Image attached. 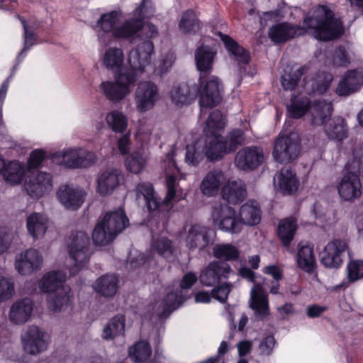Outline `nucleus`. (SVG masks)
<instances>
[{
	"instance_id": "f257e3e1",
	"label": "nucleus",
	"mask_w": 363,
	"mask_h": 363,
	"mask_svg": "<svg viewBox=\"0 0 363 363\" xmlns=\"http://www.w3.org/2000/svg\"><path fill=\"white\" fill-rule=\"evenodd\" d=\"M239 216L240 218L237 217L233 208L226 204L216 203L212 206L213 225L219 230L231 234L240 233L243 225L258 224L261 220L260 209L255 201H250L240 207Z\"/></svg>"
},
{
	"instance_id": "f03ea898",
	"label": "nucleus",
	"mask_w": 363,
	"mask_h": 363,
	"mask_svg": "<svg viewBox=\"0 0 363 363\" xmlns=\"http://www.w3.org/2000/svg\"><path fill=\"white\" fill-rule=\"evenodd\" d=\"M215 55L216 53L208 46L203 45L199 47L195 52L196 65L200 72L199 104L201 108H213L222 99L223 88L218 78L211 76L204 82V79L212 70Z\"/></svg>"
},
{
	"instance_id": "7ed1b4c3",
	"label": "nucleus",
	"mask_w": 363,
	"mask_h": 363,
	"mask_svg": "<svg viewBox=\"0 0 363 363\" xmlns=\"http://www.w3.org/2000/svg\"><path fill=\"white\" fill-rule=\"evenodd\" d=\"M174 169L172 173L167 170L166 186L167 195L163 201L155 195L153 186L150 183H140L136 186V196L144 198L147 208L150 211L168 213L173 207L174 203L184 199L182 191L177 185V174L180 170L173 159L171 161Z\"/></svg>"
},
{
	"instance_id": "20e7f679",
	"label": "nucleus",
	"mask_w": 363,
	"mask_h": 363,
	"mask_svg": "<svg viewBox=\"0 0 363 363\" xmlns=\"http://www.w3.org/2000/svg\"><path fill=\"white\" fill-rule=\"evenodd\" d=\"M361 175H363V143L354 148L352 158L346 164L345 172L337 184L341 200L352 202L361 196Z\"/></svg>"
},
{
	"instance_id": "39448f33",
	"label": "nucleus",
	"mask_w": 363,
	"mask_h": 363,
	"mask_svg": "<svg viewBox=\"0 0 363 363\" xmlns=\"http://www.w3.org/2000/svg\"><path fill=\"white\" fill-rule=\"evenodd\" d=\"M303 23L313 30L314 37L321 40L337 38L344 33L342 21L335 18L333 11L327 6L315 7L312 16L305 18Z\"/></svg>"
},
{
	"instance_id": "423d86ee",
	"label": "nucleus",
	"mask_w": 363,
	"mask_h": 363,
	"mask_svg": "<svg viewBox=\"0 0 363 363\" xmlns=\"http://www.w3.org/2000/svg\"><path fill=\"white\" fill-rule=\"evenodd\" d=\"M225 121L222 113L215 110L209 115L203 128L204 145L203 151L211 162L218 161L228 154L222 133Z\"/></svg>"
},
{
	"instance_id": "0eeeda50",
	"label": "nucleus",
	"mask_w": 363,
	"mask_h": 363,
	"mask_svg": "<svg viewBox=\"0 0 363 363\" xmlns=\"http://www.w3.org/2000/svg\"><path fill=\"white\" fill-rule=\"evenodd\" d=\"M66 274L60 271H52L40 279L38 286L41 291L48 294V306L54 312H59L70 302L71 289L64 284Z\"/></svg>"
},
{
	"instance_id": "6e6552de",
	"label": "nucleus",
	"mask_w": 363,
	"mask_h": 363,
	"mask_svg": "<svg viewBox=\"0 0 363 363\" xmlns=\"http://www.w3.org/2000/svg\"><path fill=\"white\" fill-rule=\"evenodd\" d=\"M89 238L84 232L72 234L67 244V251L74 265L70 269V274H77L88 262L90 257L89 248Z\"/></svg>"
},
{
	"instance_id": "1a4fd4ad",
	"label": "nucleus",
	"mask_w": 363,
	"mask_h": 363,
	"mask_svg": "<svg viewBox=\"0 0 363 363\" xmlns=\"http://www.w3.org/2000/svg\"><path fill=\"white\" fill-rule=\"evenodd\" d=\"M300 150V143L295 133L279 135L274 141L272 156L276 162L287 164L298 157Z\"/></svg>"
},
{
	"instance_id": "9d476101",
	"label": "nucleus",
	"mask_w": 363,
	"mask_h": 363,
	"mask_svg": "<svg viewBox=\"0 0 363 363\" xmlns=\"http://www.w3.org/2000/svg\"><path fill=\"white\" fill-rule=\"evenodd\" d=\"M136 81V74L128 71L121 72L115 77V82H103L101 88L110 101L116 102L124 99L130 92V86Z\"/></svg>"
},
{
	"instance_id": "9b49d317",
	"label": "nucleus",
	"mask_w": 363,
	"mask_h": 363,
	"mask_svg": "<svg viewBox=\"0 0 363 363\" xmlns=\"http://www.w3.org/2000/svg\"><path fill=\"white\" fill-rule=\"evenodd\" d=\"M147 0H143L140 5L133 12V17L126 19L113 30V37L118 39L128 40L131 43L140 38L139 33L143 26L145 19L144 7Z\"/></svg>"
},
{
	"instance_id": "f8f14e48",
	"label": "nucleus",
	"mask_w": 363,
	"mask_h": 363,
	"mask_svg": "<svg viewBox=\"0 0 363 363\" xmlns=\"http://www.w3.org/2000/svg\"><path fill=\"white\" fill-rule=\"evenodd\" d=\"M153 53L154 45L150 40H145L138 44L129 52L128 64L130 70L128 72L135 74L137 77L138 72H143L145 67L150 65Z\"/></svg>"
},
{
	"instance_id": "ddd939ff",
	"label": "nucleus",
	"mask_w": 363,
	"mask_h": 363,
	"mask_svg": "<svg viewBox=\"0 0 363 363\" xmlns=\"http://www.w3.org/2000/svg\"><path fill=\"white\" fill-rule=\"evenodd\" d=\"M26 352L37 355L45 351L50 344V335L35 325L30 326L21 338Z\"/></svg>"
},
{
	"instance_id": "4468645a",
	"label": "nucleus",
	"mask_w": 363,
	"mask_h": 363,
	"mask_svg": "<svg viewBox=\"0 0 363 363\" xmlns=\"http://www.w3.org/2000/svg\"><path fill=\"white\" fill-rule=\"evenodd\" d=\"M43 264V256L34 248L27 249L15 256V269L21 275H31L40 270Z\"/></svg>"
},
{
	"instance_id": "2eb2a0df",
	"label": "nucleus",
	"mask_w": 363,
	"mask_h": 363,
	"mask_svg": "<svg viewBox=\"0 0 363 363\" xmlns=\"http://www.w3.org/2000/svg\"><path fill=\"white\" fill-rule=\"evenodd\" d=\"M213 233L210 228L200 225H191L185 238L186 247L191 250H202L213 242Z\"/></svg>"
},
{
	"instance_id": "dca6fc26",
	"label": "nucleus",
	"mask_w": 363,
	"mask_h": 363,
	"mask_svg": "<svg viewBox=\"0 0 363 363\" xmlns=\"http://www.w3.org/2000/svg\"><path fill=\"white\" fill-rule=\"evenodd\" d=\"M264 160V155L261 147H245L237 152L235 165L241 170L251 171L261 165Z\"/></svg>"
},
{
	"instance_id": "f3484780",
	"label": "nucleus",
	"mask_w": 363,
	"mask_h": 363,
	"mask_svg": "<svg viewBox=\"0 0 363 363\" xmlns=\"http://www.w3.org/2000/svg\"><path fill=\"white\" fill-rule=\"evenodd\" d=\"M233 273L230 266L223 262H212L203 269L199 281L203 286L211 287L218 284L223 279H227Z\"/></svg>"
},
{
	"instance_id": "a211bd4d",
	"label": "nucleus",
	"mask_w": 363,
	"mask_h": 363,
	"mask_svg": "<svg viewBox=\"0 0 363 363\" xmlns=\"http://www.w3.org/2000/svg\"><path fill=\"white\" fill-rule=\"evenodd\" d=\"M349 249L345 240L334 239L324 247L321 255L322 264L328 268H338L343 262V255Z\"/></svg>"
},
{
	"instance_id": "6ab92c4d",
	"label": "nucleus",
	"mask_w": 363,
	"mask_h": 363,
	"mask_svg": "<svg viewBox=\"0 0 363 363\" xmlns=\"http://www.w3.org/2000/svg\"><path fill=\"white\" fill-rule=\"evenodd\" d=\"M157 86L152 82H140L135 91V103L138 110L145 112L153 108L159 99Z\"/></svg>"
},
{
	"instance_id": "aec40b11",
	"label": "nucleus",
	"mask_w": 363,
	"mask_h": 363,
	"mask_svg": "<svg viewBox=\"0 0 363 363\" xmlns=\"http://www.w3.org/2000/svg\"><path fill=\"white\" fill-rule=\"evenodd\" d=\"M305 33L306 30L303 27L283 22L272 26L269 30L268 35L274 43H281L302 35Z\"/></svg>"
},
{
	"instance_id": "412c9836",
	"label": "nucleus",
	"mask_w": 363,
	"mask_h": 363,
	"mask_svg": "<svg viewBox=\"0 0 363 363\" xmlns=\"http://www.w3.org/2000/svg\"><path fill=\"white\" fill-rule=\"evenodd\" d=\"M60 202L67 209L77 210L84 202V192L69 185H63L57 191Z\"/></svg>"
},
{
	"instance_id": "4be33fe9",
	"label": "nucleus",
	"mask_w": 363,
	"mask_h": 363,
	"mask_svg": "<svg viewBox=\"0 0 363 363\" xmlns=\"http://www.w3.org/2000/svg\"><path fill=\"white\" fill-rule=\"evenodd\" d=\"M363 84V70L348 71L339 82L336 93L339 96H348L357 91Z\"/></svg>"
},
{
	"instance_id": "5701e85b",
	"label": "nucleus",
	"mask_w": 363,
	"mask_h": 363,
	"mask_svg": "<svg viewBox=\"0 0 363 363\" xmlns=\"http://www.w3.org/2000/svg\"><path fill=\"white\" fill-rule=\"evenodd\" d=\"M52 186L51 175L46 172H39L26 181L25 188L31 197L38 198L45 191H50Z\"/></svg>"
},
{
	"instance_id": "b1692460",
	"label": "nucleus",
	"mask_w": 363,
	"mask_h": 363,
	"mask_svg": "<svg viewBox=\"0 0 363 363\" xmlns=\"http://www.w3.org/2000/svg\"><path fill=\"white\" fill-rule=\"evenodd\" d=\"M33 309L31 299L25 298L16 300L10 308L9 320L14 324H23L30 319Z\"/></svg>"
},
{
	"instance_id": "393cba45",
	"label": "nucleus",
	"mask_w": 363,
	"mask_h": 363,
	"mask_svg": "<svg viewBox=\"0 0 363 363\" xmlns=\"http://www.w3.org/2000/svg\"><path fill=\"white\" fill-rule=\"evenodd\" d=\"M123 181V175L121 170L109 169L104 171L99 177L97 189L100 194L106 195L113 191Z\"/></svg>"
},
{
	"instance_id": "a878e982",
	"label": "nucleus",
	"mask_w": 363,
	"mask_h": 363,
	"mask_svg": "<svg viewBox=\"0 0 363 363\" xmlns=\"http://www.w3.org/2000/svg\"><path fill=\"white\" fill-rule=\"evenodd\" d=\"M195 96L196 89L184 82L174 85L169 92L171 101L177 107L189 105Z\"/></svg>"
},
{
	"instance_id": "bb28decb",
	"label": "nucleus",
	"mask_w": 363,
	"mask_h": 363,
	"mask_svg": "<svg viewBox=\"0 0 363 363\" xmlns=\"http://www.w3.org/2000/svg\"><path fill=\"white\" fill-rule=\"evenodd\" d=\"M332 113V103L324 100L315 101L309 106L311 124L314 126L324 125L330 118Z\"/></svg>"
},
{
	"instance_id": "cd10ccee",
	"label": "nucleus",
	"mask_w": 363,
	"mask_h": 363,
	"mask_svg": "<svg viewBox=\"0 0 363 363\" xmlns=\"http://www.w3.org/2000/svg\"><path fill=\"white\" fill-rule=\"evenodd\" d=\"M250 307L262 319L269 315L268 296L259 284H255L251 289Z\"/></svg>"
},
{
	"instance_id": "c85d7f7f",
	"label": "nucleus",
	"mask_w": 363,
	"mask_h": 363,
	"mask_svg": "<svg viewBox=\"0 0 363 363\" xmlns=\"http://www.w3.org/2000/svg\"><path fill=\"white\" fill-rule=\"evenodd\" d=\"M99 221L103 223L107 230H110L116 236L128 225V218L123 210L121 208L106 213L104 217Z\"/></svg>"
},
{
	"instance_id": "c756f323",
	"label": "nucleus",
	"mask_w": 363,
	"mask_h": 363,
	"mask_svg": "<svg viewBox=\"0 0 363 363\" xmlns=\"http://www.w3.org/2000/svg\"><path fill=\"white\" fill-rule=\"evenodd\" d=\"M223 179L224 175L221 170L215 169L208 172L201 182V193L207 197L214 196L219 191Z\"/></svg>"
},
{
	"instance_id": "7c9ffc66",
	"label": "nucleus",
	"mask_w": 363,
	"mask_h": 363,
	"mask_svg": "<svg viewBox=\"0 0 363 363\" xmlns=\"http://www.w3.org/2000/svg\"><path fill=\"white\" fill-rule=\"evenodd\" d=\"M247 196L246 186L241 180L228 181L222 189V197L229 203L236 204Z\"/></svg>"
},
{
	"instance_id": "2f4dec72",
	"label": "nucleus",
	"mask_w": 363,
	"mask_h": 363,
	"mask_svg": "<svg viewBox=\"0 0 363 363\" xmlns=\"http://www.w3.org/2000/svg\"><path fill=\"white\" fill-rule=\"evenodd\" d=\"M180 296L174 292L167 293L161 301H155L152 305V313L159 318H164L177 308L182 303Z\"/></svg>"
},
{
	"instance_id": "473e14b6",
	"label": "nucleus",
	"mask_w": 363,
	"mask_h": 363,
	"mask_svg": "<svg viewBox=\"0 0 363 363\" xmlns=\"http://www.w3.org/2000/svg\"><path fill=\"white\" fill-rule=\"evenodd\" d=\"M48 225V218L39 213L30 214L26 220V228L28 233L34 239L41 238L45 235Z\"/></svg>"
},
{
	"instance_id": "72a5a7b5",
	"label": "nucleus",
	"mask_w": 363,
	"mask_h": 363,
	"mask_svg": "<svg viewBox=\"0 0 363 363\" xmlns=\"http://www.w3.org/2000/svg\"><path fill=\"white\" fill-rule=\"evenodd\" d=\"M297 264L305 272H313L315 265V258L312 245L303 244V242L298 244Z\"/></svg>"
},
{
	"instance_id": "f704fd0d",
	"label": "nucleus",
	"mask_w": 363,
	"mask_h": 363,
	"mask_svg": "<svg viewBox=\"0 0 363 363\" xmlns=\"http://www.w3.org/2000/svg\"><path fill=\"white\" fill-rule=\"evenodd\" d=\"M297 220L294 217H289L280 220L277 235L283 245L289 247L294 238L297 230Z\"/></svg>"
},
{
	"instance_id": "c9c22d12",
	"label": "nucleus",
	"mask_w": 363,
	"mask_h": 363,
	"mask_svg": "<svg viewBox=\"0 0 363 363\" xmlns=\"http://www.w3.org/2000/svg\"><path fill=\"white\" fill-rule=\"evenodd\" d=\"M274 181L277 182L280 189L285 194H292L298 189V180L296 174L289 169H281Z\"/></svg>"
},
{
	"instance_id": "e433bc0d",
	"label": "nucleus",
	"mask_w": 363,
	"mask_h": 363,
	"mask_svg": "<svg viewBox=\"0 0 363 363\" xmlns=\"http://www.w3.org/2000/svg\"><path fill=\"white\" fill-rule=\"evenodd\" d=\"M94 289L101 296H112L117 292L118 278L113 274L102 276L96 281Z\"/></svg>"
},
{
	"instance_id": "4c0bfd02",
	"label": "nucleus",
	"mask_w": 363,
	"mask_h": 363,
	"mask_svg": "<svg viewBox=\"0 0 363 363\" xmlns=\"http://www.w3.org/2000/svg\"><path fill=\"white\" fill-rule=\"evenodd\" d=\"M221 40L223 42L226 49L235 57L239 64L246 65L249 62V53L240 47L234 40L227 35L219 33Z\"/></svg>"
},
{
	"instance_id": "58836bf2",
	"label": "nucleus",
	"mask_w": 363,
	"mask_h": 363,
	"mask_svg": "<svg viewBox=\"0 0 363 363\" xmlns=\"http://www.w3.org/2000/svg\"><path fill=\"white\" fill-rule=\"evenodd\" d=\"M125 319L123 315H118L111 318L103 330L102 337L105 340H112L123 335L125 331Z\"/></svg>"
},
{
	"instance_id": "ea45409f",
	"label": "nucleus",
	"mask_w": 363,
	"mask_h": 363,
	"mask_svg": "<svg viewBox=\"0 0 363 363\" xmlns=\"http://www.w3.org/2000/svg\"><path fill=\"white\" fill-rule=\"evenodd\" d=\"M122 16L123 13L120 9L103 13L97 21V26L104 33H111L113 36V30Z\"/></svg>"
},
{
	"instance_id": "a19ab883",
	"label": "nucleus",
	"mask_w": 363,
	"mask_h": 363,
	"mask_svg": "<svg viewBox=\"0 0 363 363\" xmlns=\"http://www.w3.org/2000/svg\"><path fill=\"white\" fill-rule=\"evenodd\" d=\"M81 148H68L54 155V160L69 168L80 167Z\"/></svg>"
},
{
	"instance_id": "79ce46f5",
	"label": "nucleus",
	"mask_w": 363,
	"mask_h": 363,
	"mask_svg": "<svg viewBox=\"0 0 363 363\" xmlns=\"http://www.w3.org/2000/svg\"><path fill=\"white\" fill-rule=\"evenodd\" d=\"M324 125L325 132L329 139L342 140L346 138V126L342 118H330Z\"/></svg>"
},
{
	"instance_id": "37998d69",
	"label": "nucleus",
	"mask_w": 363,
	"mask_h": 363,
	"mask_svg": "<svg viewBox=\"0 0 363 363\" xmlns=\"http://www.w3.org/2000/svg\"><path fill=\"white\" fill-rule=\"evenodd\" d=\"M1 173L8 183L18 184L23 180L25 172L23 165L16 161H12L5 165Z\"/></svg>"
},
{
	"instance_id": "c03bdc74",
	"label": "nucleus",
	"mask_w": 363,
	"mask_h": 363,
	"mask_svg": "<svg viewBox=\"0 0 363 363\" xmlns=\"http://www.w3.org/2000/svg\"><path fill=\"white\" fill-rule=\"evenodd\" d=\"M213 256L225 261H235L240 257V251L232 244H217L213 248Z\"/></svg>"
},
{
	"instance_id": "a18cd8bd",
	"label": "nucleus",
	"mask_w": 363,
	"mask_h": 363,
	"mask_svg": "<svg viewBox=\"0 0 363 363\" xmlns=\"http://www.w3.org/2000/svg\"><path fill=\"white\" fill-rule=\"evenodd\" d=\"M124 61L123 52L121 48H111L105 53L103 62L106 67L113 71H118Z\"/></svg>"
},
{
	"instance_id": "49530a36",
	"label": "nucleus",
	"mask_w": 363,
	"mask_h": 363,
	"mask_svg": "<svg viewBox=\"0 0 363 363\" xmlns=\"http://www.w3.org/2000/svg\"><path fill=\"white\" fill-rule=\"evenodd\" d=\"M351 51L348 48L340 45L336 48L328 60L329 65L334 67H346L351 62Z\"/></svg>"
},
{
	"instance_id": "de8ad7c7",
	"label": "nucleus",
	"mask_w": 363,
	"mask_h": 363,
	"mask_svg": "<svg viewBox=\"0 0 363 363\" xmlns=\"http://www.w3.org/2000/svg\"><path fill=\"white\" fill-rule=\"evenodd\" d=\"M128 354L134 362L147 360L152 354V348L146 341H140L129 347Z\"/></svg>"
},
{
	"instance_id": "09e8293b",
	"label": "nucleus",
	"mask_w": 363,
	"mask_h": 363,
	"mask_svg": "<svg viewBox=\"0 0 363 363\" xmlns=\"http://www.w3.org/2000/svg\"><path fill=\"white\" fill-rule=\"evenodd\" d=\"M179 28L185 34H193L199 30V21L192 11L188 10L183 13L179 23Z\"/></svg>"
},
{
	"instance_id": "8fccbe9b",
	"label": "nucleus",
	"mask_w": 363,
	"mask_h": 363,
	"mask_svg": "<svg viewBox=\"0 0 363 363\" xmlns=\"http://www.w3.org/2000/svg\"><path fill=\"white\" fill-rule=\"evenodd\" d=\"M310 104L307 97H294L291 99L290 105L287 106V111L291 118H299L309 109Z\"/></svg>"
},
{
	"instance_id": "3c124183",
	"label": "nucleus",
	"mask_w": 363,
	"mask_h": 363,
	"mask_svg": "<svg viewBox=\"0 0 363 363\" xmlns=\"http://www.w3.org/2000/svg\"><path fill=\"white\" fill-rule=\"evenodd\" d=\"M116 235L107 230L103 223L98 221L92 233V240L96 245L105 246L111 242Z\"/></svg>"
},
{
	"instance_id": "603ef678",
	"label": "nucleus",
	"mask_w": 363,
	"mask_h": 363,
	"mask_svg": "<svg viewBox=\"0 0 363 363\" xmlns=\"http://www.w3.org/2000/svg\"><path fill=\"white\" fill-rule=\"evenodd\" d=\"M308 70V66L303 65L293 73H287L286 71L281 76V85L284 89L294 90L299 82L301 77Z\"/></svg>"
},
{
	"instance_id": "864d4df0",
	"label": "nucleus",
	"mask_w": 363,
	"mask_h": 363,
	"mask_svg": "<svg viewBox=\"0 0 363 363\" xmlns=\"http://www.w3.org/2000/svg\"><path fill=\"white\" fill-rule=\"evenodd\" d=\"M152 250L165 258L172 256L174 252V246L172 240L166 237L153 239L152 242Z\"/></svg>"
},
{
	"instance_id": "5fc2aeb1",
	"label": "nucleus",
	"mask_w": 363,
	"mask_h": 363,
	"mask_svg": "<svg viewBox=\"0 0 363 363\" xmlns=\"http://www.w3.org/2000/svg\"><path fill=\"white\" fill-rule=\"evenodd\" d=\"M106 121L108 126L114 132L123 133L127 128V118L120 111H113L108 113Z\"/></svg>"
},
{
	"instance_id": "6e6d98bb",
	"label": "nucleus",
	"mask_w": 363,
	"mask_h": 363,
	"mask_svg": "<svg viewBox=\"0 0 363 363\" xmlns=\"http://www.w3.org/2000/svg\"><path fill=\"white\" fill-rule=\"evenodd\" d=\"M333 80V76L330 73L322 72L317 74L312 84L313 91L320 94L326 92Z\"/></svg>"
},
{
	"instance_id": "4d7b16f0",
	"label": "nucleus",
	"mask_w": 363,
	"mask_h": 363,
	"mask_svg": "<svg viewBox=\"0 0 363 363\" xmlns=\"http://www.w3.org/2000/svg\"><path fill=\"white\" fill-rule=\"evenodd\" d=\"M146 165V159L139 152H134L126 159L127 169L134 174L140 173Z\"/></svg>"
},
{
	"instance_id": "13d9d810",
	"label": "nucleus",
	"mask_w": 363,
	"mask_h": 363,
	"mask_svg": "<svg viewBox=\"0 0 363 363\" xmlns=\"http://www.w3.org/2000/svg\"><path fill=\"white\" fill-rule=\"evenodd\" d=\"M263 273L270 275L272 277L274 280L272 281V286L270 287V293L272 294H277L279 289V280L283 278L282 270L275 264L268 265L263 268Z\"/></svg>"
},
{
	"instance_id": "bf43d9fd",
	"label": "nucleus",
	"mask_w": 363,
	"mask_h": 363,
	"mask_svg": "<svg viewBox=\"0 0 363 363\" xmlns=\"http://www.w3.org/2000/svg\"><path fill=\"white\" fill-rule=\"evenodd\" d=\"M203 151L198 147V143L187 145L185 155V162L189 165L197 166L203 159Z\"/></svg>"
},
{
	"instance_id": "052dcab7",
	"label": "nucleus",
	"mask_w": 363,
	"mask_h": 363,
	"mask_svg": "<svg viewBox=\"0 0 363 363\" xmlns=\"http://www.w3.org/2000/svg\"><path fill=\"white\" fill-rule=\"evenodd\" d=\"M244 138L242 131L239 129L231 131L226 138H224V143L228 153L235 150L238 145H241Z\"/></svg>"
},
{
	"instance_id": "680f3d73",
	"label": "nucleus",
	"mask_w": 363,
	"mask_h": 363,
	"mask_svg": "<svg viewBox=\"0 0 363 363\" xmlns=\"http://www.w3.org/2000/svg\"><path fill=\"white\" fill-rule=\"evenodd\" d=\"M347 277L350 281L354 282L363 278V261L352 260L347 264Z\"/></svg>"
},
{
	"instance_id": "e2e57ef3",
	"label": "nucleus",
	"mask_w": 363,
	"mask_h": 363,
	"mask_svg": "<svg viewBox=\"0 0 363 363\" xmlns=\"http://www.w3.org/2000/svg\"><path fill=\"white\" fill-rule=\"evenodd\" d=\"M13 293V283L9 279L0 276V303L11 298Z\"/></svg>"
},
{
	"instance_id": "0e129e2a",
	"label": "nucleus",
	"mask_w": 363,
	"mask_h": 363,
	"mask_svg": "<svg viewBox=\"0 0 363 363\" xmlns=\"http://www.w3.org/2000/svg\"><path fill=\"white\" fill-rule=\"evenodd\" d=\"M16 235L6 229L0 228V255L8 251L15 239Z\"/></svg>"
},
{
	"instance_id": "69168bd1",
	"label": "nucleus",
	"mask_w": 363,
	"mask_h": 363,
	"mask_svg": "<svg viewBox=\"0 0 363 363\" xmlns=\"http://www.w3.org/2000/svg\"><path fill=\"white\" fill-rule=\"evenodd\" d=\"M230 291L231 285L229 283L225 282L211 290L212 298L222 303H224L226 302Z\"/></svg>"
},
{
	"instance_id": "338daca9",
	"label": "nucleus",
	"mask_w": 363,
	"mask_h": 363,
	"mask_svg": "<svg viewBox=\"0 0 363 363\" xmlns=\"http://www.w3.org/2000/svg\"><path fill=\"white\" fill-rule=\"evenodd\" d=\"M276 344V340L272 335H268L264 338L259 345L260 354L264 356L270 355Z\"/></svg>"
},
{
	"instance_id": "774afa93",
	"label": "nucleus",
	"mask_w": 363,
	"mask_h": 363,
	"mask_svg": "<svg viewBox=\"0 0 363 363\" xmlns=\"http://www.w3.org/2000/svg\"><path fill=\"white\" fill-rule=\"evenodd\" d=\"M175 60L174 55L172 53H168L162 57L159 65L156 69V72L162 75L167 72L172 67Z\"/></svg>"
}]
</instances>
